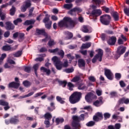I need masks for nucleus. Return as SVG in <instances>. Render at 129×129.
<instances>
[{"mask_svg": "<svg viewBox=\"0 0 129 129\" xmlns=\"http://www.w3.org/2000/svg\"><path fill=\"white\" fill-rule=\"evenodd\" d=\"M110 20H111L110 15L107 14H104L100 17V22L104 26H108L110 24Z\"/></svg>", "mask_w": 129, "mask_h": 129, "instance_id": "obj_1", "label": "nucleus"}, {"mask_svg": "<svg viewBox=\"0 0 129 129\" xmlns=\"http://www.w3.org/2000/svg\"><path fill=\"white\" fill-rule=\"evenodd\" d=\"M52 60L57 70H61L62 68H63V63L60 60V59L58 57L54 56L52 58Z\"/></svg>", "mask_w": 129, "mask_h": 129, "instance_id": "obj_2", "label": "nucleus"}, {"mask_svg": "<svg viewBox=\"0 0 129 129\" xmlns=\"http://www.w3.org/2000/svg\"><path fill=\"white\" fill-rule=\"evenodd\" d=\"M103 56V50L100 48L98 49V54H96L94 57L92 58V63H95L96 60L98 59L99 62L102 61V56Z\"/></svg>", "mask_w": 129, "mask_h": 129, "instance_id": "obj_3", "label": "nucleus"}, {"mask_svg": "<svg viewBox=\"0 0 129 129\" xmlns=\"http://www.w3.org/2000/svg\"><path fill=\"white\" fill-rule=\"evenodd\" d=\"M102 11L100 9L94 10L90 13V18H92L93 20H97V17L101 16Z\"/></svg>", "mask_w": 129, "mask_h": 129, "instance_id": "obj_4", "label": "nucleus"}, {"mask_svg": "<svg viewBox=\"0 0 129 129\" xmlns=\"http://www.w3.org/2000/svg\"><path fill=\"white\" fill-rule=\"evenodd\" d=\"M126 50V47H122V46H119L117 48V50L116 52V54L115 55V57L116 59H118L121 55H122L123 53L125 52V51Z\"/></svg>", "mask_w": 129, "mask_h": 129, "instance_id": "obj_5", "label": "nucleus"}, {"mask_svg": "<svg viewBox=\"0 0 129 129\" xmlns=\"http://www.w3.org/2000/svg\"><path fill=\"white\" fill-rule=\"evenodd\" d=\"M66 19H67V17H64L62 20L58 22L57 26L59 28H69L67 21L65 20Z\"/></svg>", "mask_w": 129, "mask_h": 129, "instance_id": "obj_6", "label": "nucleus"}, {"mask_svg": "<svg viewBox=\"0 0 129 129\" xmlns=\"http://www.w3.org/2000/svg\"><path fill=\"white\" fill-rule=\"evenodd\" d=\"M65 20L67 21V23L68 24V28H74V27H75L76 22L74 20H72L71 18L67 17V19H66Z\"/></svg>", "mask_w": 129, "mask_h": 129, "instance_id": "obj_7", "label": "nucleus"}, {"mask_svg": "<svg viewBox=\"0 0 129 129\" xmlns=\"http://www.w3.org/2000/svg\"><path fill=\"white\" fill-rule=\"evenodd\" d=\"M104 74L107 79L109 80H113V74L110 71V70L105 69Z\"/></svg>", "mask_w": 129, "mask_h": 129, "instance_id": "obj_8", "label": "nucleus"}, {"mask_svg": "<svg viewBox=\"0 0 129 129\" xmlns=\"http://www.w3.org/2000/svg\"><path fill=\"white\" fill-rule=\"evenodd\" d=\"M5 29L7 31H13L15 29V25L12 23L11 21H7L5 23Z\"/></svg>", "mask_w": 129, "mask_h": 129, "instance_id": "obj_9", "label": "nucleus"}, {"mask_svg": "<svg viewBox=\"0 0 129 129\" xmlns=\"http://www.w3.org/2000/svg\"><path fill=\"white\" fill-rule=\"evenodd\" d=\"M107 43L110 46H114L116 43V37L114 36L110 37L107 41Z\"/></svg>", "mask_w": 129, "mask_h": 129, "instance_id": "obj_10", "label": "nucleus"}, {"mask_svg": "<svg viewBox=\"0 0 129 129\" xmlns=\"http://www.w3.org/2000/svg\"><path fill=\"white\" fill-rule=\"evenodd\" d=\"M0 105L4 106V108L6 111L10 109V108H11V107H10V105H9V103L4 100H0Z\"/></svg>", "mask_w": 129, "mask_h": 129, "instance_id": "obj_11", "label": "nucleus"}, {"mask_svg": "<svg viewBox=\"0 0 129 129\" xmlns=\"http://www.w3.org/2000/svg\"><path fill=\"white\" fill-rule=\"evenodd\" d=\"M103 118V116H102V113L97 112L96 115L93 117V119L95 121H99V120H101Z\"/></svg>", "mask_w": 129, "mask_h": 129, "instance_id": "obj_12", "label": "nucleus"}, {"mask_svg": "<svg viewBox=\"0 0 129 129\" xmlns=\"http://www.w3.org/2000/svg\"><path fill=\"white\" fill-rule=\"evenodd\" d=\"M76 12H77V13H81L82 10L78 7H75L69 11L68 14L71 16H73V15H74V13H76Z\"/></svg>", "mask_w": 129, "mask_h": 129, "instance_id": "obj_13", "label": "nucleus"}, {"mask_svg": "<svg viewBox=\"0 0 129 129\" xmlns=\"http://www.w3.org/2000/svg\"><path fill=\"white\" fill-rule=\"evenodd\" d=\"M32 4L30 2H25V4L21 8V12H23V13H25V12L27 11V9H28V8H30Z\"/></svg>", "mask_w": 129, "mask_h": 129, "instance_id": "obj_14", "label": "nucleus"}, {"mask_svg": "<svg viewBox=\"0 0 129 129\" xmlns=\"http://www.w3.org/2000/svg\"><path fill=\"white\" fill-rule=\"evenodd\" d=\"M9 87L10 88H15V89H18V88L20 87V83L12 82L9 84Z\"/></svg>", "mask_w": 129, "mask_h": 129, "instance_id": "obj_15", "label": "nucleus"}, {"mask_svg": "<svg viewBox=\"0 0 129 129\" xmlns=\"http://www.w3.org/2000/svg\"><path fill=\"white\" fill-rule=\"evenodd\" d=\"M36 23V20L34 19L27 20L24 23V26H31Z\"/></svg>", "mask_w": 129, "mask_h": 129, "instance_id": "obj_16", "label": "nucleus"}, {"mask_svg": "<svg viewBox=\"0 0 129 129\" xmlns=\"http://www.w3.org/2000/svg\"><path fill=\"white\" fill-rule=\"evenodd\" d=\"M36 33L38 35H41L42 36H47V33H46V31H45V29H36Z\"/></svg>", "mask_w": 129, "mask_h": 129, "instance_id": "obj_17", "label": "nucleus"}, {"mask_svg": "<svg viewBox=\"0 0 129 129\" xmlns=\"http://www.w3.org/2000/svg\"><path fill=\"white\" fill-rule=\"evenodd\" d=\"M69 100L71 103L74 104L80 100V97H70Z\"/></svg>", "mask_w": 129, "mask_h": 129, "instance_id": "obj_18", "label": "nucleus"}, {"mask_svg": "<svg viewBox=\"0 0 129 129\" xmlns=\"http://www.w3.org/2000/svg\"><path fill=\"white\" fill-rule=\"evenodd\" d=\"M40 70L41 71H42L43 73H46V75H47V76H49V75L51 74V70H50V69H47L45 67H42L40 68Z\"/></svg>", "mask_w": 129, "mask_h": 129, "instance_id": "obj_19", "label": "nucleus"}, {"mask_svg": "<svg viewBox=\"0 0 129 129\" xmlns=\"http://www.w3.org/2000/svg\"><path fill=\"white\" fill-rule=\"evenodd\" d=\"M78 66L80 68L81 67H85V60L83 59H79L78 60Z\"/></svg>", "mask_w": 129, "mask_h": 129, "instance_id": "obj_20", "label": "nucleus"}, {"mask_svg": "<svg viewBox=\"0 0 129 129\" xmlns=\"http://www.w3.org/2000/svg\"><path fill=\"white\" fill-rule=\"evenodd\" d=\"M82 96V93L80 92H74L70 97H81Z\"/></svg>", "mask_w": 129, "mask_h": 129, "instance_id": "obj_21", "label": "nucleus"}, {"mask_svg": "<svg viewBox=\"0 0 129 129\" xmlns=\"http://www.w3.org/2000/svg\"><path fill=\"white\" fill-rule=\"evenodd\" d=\"M2 50L5 51H13V47H11L10 45H4L2 47Z\"/></svg>", "mask_w": 129, "mask_h": 129, "instance_id": "obj_22", "label": "nucleus"}, {"mask_svg": "<svg viewBox=\"0 0 129 129\" xmlns=\"http://www.w3.org/2000/svg\"><path fill=\"white\" fill-rule=\"evenodd\" d=\"M120 128V124L116 123L115 124V126L112 125H110L108 126L107 129H119Z\"/></svg>", "mask_w": 129, "mask_h": 129, "instance_id": "obj_23", "label": "nucleus"}, {"mask_svg": "<svg viewBox=\"0 0 129 129\" xmlns=\"http://www.w3.org/2000/svg\"><path fill=\"white\" fill-rule=\"evenodd\" d=\"M90 47H91V42H87L86 43H83L82 45L81 48L88 49V48H90Z\"/></svg>", "mask_w": 129, "mask_h": 129, "instance_id": "obj_24", "label": "nucleus"}, {"mask_svg": "<svg viewBox=\"0 0 129 129\" xmlns=\"http://www.w3.org/2000/svg\"><path fill=\"white\" fill-rule=\"evenodd\" d=\"M119 103H120V104H121L122 103H125V104H128L129 99L123 98L119 101Z\"/></svg>", "mask_w": 129, "mask_h": 129, "instance_id": "obj_25", "label": "nucleus"}, {"mask_svg": "<svg viewBox=\"0 0 129 129\" xmlns=\"http://www.w3.org/2000/svg\"><path fill=\"white\" fill-rule=\"evenodd\" d=\"M39 66H40V64L36 63L35 64H34L33 68L34 70V72L36 76L38 77V69H39Z\"/></svg>", "mask_w": 129, "mask_h": 129, "instance_id": "obj_26", "label": "nucleus"}, {"mask_svg": "<svg viewBox=\"0 0 129 129\" xmlns=\"http://www.w3.org/2000/svg\"><path fill=\"white\" fill-rule=\"evenodd\" d=\"M43 22L44 24H47V23L51 22V21H50V15L46 14L45 18L43 20Z\"/></svg>", "mask_w": 129, "mask_h": 129, "instance_id": "obj_27", "label": "nucleus"}, {"mask_svg": "<svg viewBox=\"0 0 129 129\" xmlns=\"http://www.w3.org/2000/svg\"><path fill=\"white\" fill-rule=\"evenodd\" d=\"M64 34L66 35V36H68L69 40H70V39H72V38H73V33L72 32L67 31L64 32Z\"/></svg>", "mask_w": 129, "mask_h": 129, "instance_id": "obj_28", "label": "nucleus"}, {"mask_svg": "<svg viewBox=\"0 0 129 129\" xmlns=\"http://www.w3.org/2000/svg\"><path fill=\"white\" fill-rule=\"evenodd\" d=\"M103 102H102V100H101V99H100L99 100H97L96 101H95L93 103L94 105H95V106H96L97 107H98V106H100V105H101V104H102Z\"/></svg>", "mask_w": 129, "mask_h": 129, "instance_id": "obj_29", "label": "nucleus"}, {"mask_svg": "<svg viewBox=\"0 0 129 129\" xmlns=\"http://www.w3.org/2000/svg\"><path fill=\"white\" fill-rule=\"evenodd\" d=\"M115 22H116L119 20V17L118 16V13L117 12H114L112 15Z\"/></svg>", "mask_w": 129, "mask_h": 129, "instance_id": "obj_30", "label": "nucleus"}, {"mask_svg": "<svg viewBox=\"0 0 129 129\" xmlns=\"http://www.w3.org/2000/svg\"><path fill=\"white\" fill-rule=\"evenodd\" d=\"M96 98L95 97H85V100L87 102L89 103H91V102H93L94 100H95Z\"/></svg>", "mask_w": 129, "mask_h": 129, "instance_id": "obj_31", "label": "nucleus"}, {"mask_svg": "<svg viewBox=\"0 0 129 129\" xmlns=\"http://www.w3.org/2000/svg\"><path fill=\"white\" fill-rule=\"evenodd\" d=\"M19 122V119H17V116H15V118H12L10 119V123H13L14 124H16V123H18Z\"/></svg>", "mask_w": 129, "mask_h": 129, "instance_id": "obj_32", "label": "nucleus"}, {"mask_svg": "<svg viewBox=\"0 0 129 129\" xmlns=\"http://www.w3.org/2000/svg\"><path fill=\"white\" fill-rule=\"evenodd\" d=\"M10 15L11 16H15V14H16V7L15 6H12V8L10 9Z\"/></svg>", "mask_w": 129, "mask_h": 129, "instance_id": "obj_33", "label": "nucleus"}, {"mask_svg": "<svg viewBox=\"0 0 129 129\" xmlns=\"http://www.w3.org/2000/svg\"><path fill=\"white\" fill-rule=\"evenodd\" d=\"M23 84L25 87H30L32 83H31L29 81L25 80L23 81Z\"/></svg>", "mask_w": 129, "mask_h": 129, "instance_id": "obj_34", "label": "nucleus"}, {"mask_svg": "<svg viewBox=\"0 0 129 129\" xmlns=\"http://www.w3.org/2000/svg\"><path fill=\"white\" fill-rule=\"evenodd\" d=\"M58 83L59 85L62 86V87H66V85H67V81H58Z\"/></svg>", "mask_w": 129, "mask_h": 129, "instance_id": "obj_35", "label": "nucleus"}, {"mask_svg": "<svg viewBox=\"0 0 129 129\" xmlns=\"http://www.w3.org/2000/svg\"><path fill=\"white\" fill-rule=\"evenodd\" d=\"M23 54V51L22 50H19L16 52H15L13 55L14 57H21Z\"/></svg>", "mask_w": 129, "mask_h": 129, "instance_id": "obj_36", "label": "nucleus"}, {"mask_svg": "<svg viewBox=\"0 0 129 129\" xmlns=\"http://www.w3.org/2000/svg\"><path fill=\"white\" fill-rule=\"evenodd\" d=\"M82 31V32H83V33H88V32H89V29H88V26L86 25H84L83 26Z\"/></svg>", "mask_w": 129, "mask_h": 129, "instance_id": "obj_37", "label": "nucleus"}, {"mask_svg": "<svg viewBox=\"0 0 129 129\" xmlns=\"http://www.w3.org/2000/svg\"><path fill=\"white\" fill-rule=\"evenodd\" d=\"M73 7V5L72 4H64L63 6V8L66 9L67 10H70Z\"/></svg>", "mask_w": 129, "mask_h": 129, "instance_id": "obj_38", "label": "nucleus"}, {"mask_svg": "<svg viewBox=\"0 0 129 129\" xmlns=\"http://www.w3.org/2000/svg\"><path fill=\"white\" fill-rule=\"evenodd\" d=\"M45 28L47 29V30H50L51 29V26H52V21H49L47 23L45 24Z\"/></svg>", "mask_w": 129, "mask_h": 129, "instance_id": "obj_39", "label": "nucleus"}, {"mask_svg": "<svg viewBox=\"0 0 129 129\" xmlns=\"http://www.w3.org/2000/svg\"><path fill=\"white\" fill-rule=\"evenodd\" d=\"M22 21L23 20H22V19L18 18L13 21V23L14 25H15V26H18V24H19V23H22Z\"/></svg>", "mask_w": 129, "mask_h": 129, "instance_id": "obj_40", "label": "nucleus"}, {"mask_svg": "<svg viewBox=\"0 0 129 129\" xmlns=\"http://www.w3.org/2000/svg\"><path fill=\"white\" fill-rule=\"evenodd\" d=\"M44 117H45V119L50 120V119H51V118H52V115H51V114H50L49 113H46L45 114Z\"/></svg>", "mask_w": 129, "mask_h": 129, "instance_id": "obj_41", "label": "nucleus"}, {"mask_svg": "<svg viewBox=\"0 0 129 129\" xmlns=\"http://www.w3.org/2000/svg\"><path fill=\"white\" fill-rule=\"evenodd\" d=\"M115 78L116 79V80H120V78H121V74L118 73H115Z\"/></svg>", "mask_w": 129, "mask_h": 129, "instance_id": "obj_42", "label": "nucleus"}, {"mask_svg": "<svg viewBox=\"0 0 129 129\" xmlns=\"http://www.w3.org/2000/svg\"><path fill=\"white\" fill-rule=\"evenodd\" d=\"M64 121V119L63 118H57L55 120V122L56 124H59V123H62Z\"/></svg>", "mask_w": 129, "mask_h": 129, "instance_id": "obj_43", "label": "nucleus"}, {"mask_svg": "<svg viewBox=\"0 0 129 129\" xmlns=\"http://www.w3.org/2000/svg\"><path fill=\"white\" fill-rule=\"evenodd\" d=\"M80 80V77L77 76L73 78V79L72 80V82H78Z\"/></svg>", "mask_w": 129, "mask_h": 129, "instance_id": "obj_44", "label": "nucleus"}, {"mask_svg": "<svg viewBox=\"0 0 129 129\" xmlns=\"http://www.w3.org/2000/svg\"><path fill=\"white\" fill-rule=\"evenodd\" d=\"M95 124V122L93 121H90L86 124L87 126H93Z\"/></svg>", "mask_w": 129, "mask_h": 129, "instance_id": "obj_45", "label": "nucleus"}, {"mask_svg": "<svg viewBox=\"0 0 129 129\" xmlns=\"http://www.w3.org/2000/svg\"><path fill=\"white\" fill-rule=\"evenodd\" d=\"M74 72V69L71 68V69H66L64 70V72L66 73H72V72Z\"/></svg>", "mask_w": 129, "mask_h": 129, "instance_id": "obj_46", "label": "nucleus"}, {"mask_svg": "<svg viewBox=\"0 0 129 129\" xmlns=\"http://www.w3.org/2000/svg\"><path fill=\"white\" fill-rule=\"evenodd\" d=\"M68 87H69V90H71V91H72V90H73V87H74V85L72 84V83H68Z\"/></svg>", "mask_w": 129, "mask_h": 129, "instance_id": "obj_47", "label": "nucleus"}, {"mask_svg": "<svg viewBox=\"0 0 129 129\" xmlns=\"http://www.w3.org/2000/svg\"><path fill=\"white\" fill-rule=\"evenodd\" d=\"M55 109V106H54V103H50V107L48 108V110H49V111H52Z\"/></svg>", "mask_w": 129, "mask_h": 129, "instance_id": "obj_48", "label": "nucleus"}, {"mask_svg": "<svg viewBox=\"0 0 129 129\" xmlns=\"http://www.w3.org/2000/svg\"><path fill=\"white\" fill-rule=\"evenodd\" d=\"M31 67H25L24 68L25 72H27V73H31Z\"/></svg>", "mask_w": 129, "mask_h": 129, "instance_id": "obj_49", "label": "nucleus"}, {"mask_svg": "<svg viewBox=\"0 0 129 129\" xmlns=\"http://www.w3.org/2000/svg\"><path fill=\"white\" fill-rule=\"evenodd\" d=\"M44 124L46 125V127H50L51 126V124H50V121L49 120H45L44 121Z\"/></svg>", "mask_w": 129, "mask_h": 129, "instance_id": "obj_50", "label": "nucleus"}, {"mask_svg": "<svg viewBox=\"0 0 129 129\" xmlns=\"http://www.w3.org/2000/svg\"><path fill=\"white\" fill-rule=\"evenodd\" d=\"M102 10L104 11V12H105V13H106L107 14H108V13H109V8L104 6L103 7H102Z\"/></svg>", "mask_w": 129, "mask_h": 129, "instance_id": "obj_51", "label": "nucleus"}, {"mask_svg": "<svg viewBox=\"0 0 129 129\" xmlns=\"http://www.w3.org/2000/svg\"><path fill=\"white\" fill-rule=\"evenodd\" d=\"M58 54L61 57V58H63L64 55H65V53H64V51H63V50H60V51L58 52Z\"/></svg>", "mask_w": 129, "mask_h": 129, "instance_id": "obj_52", "label": "nucleus"}, {"mask_svg": "<svg viewBox=\"0 0 129 129\" xmlns=\"http://www.w3.org/2000/svg\"><path fill=\"white\" fill-rule=\"evenodd\" d=\"M48 45L49 47H52V46H54L55 45V42L54 40H49L48 42Z\"/></svg>", "mask_w": 129, "mask_h": 129, "instance_id": "obj_53", "label": "nucleus"}, {"mask_svg": "<svg viewBox=\"0 0 129 129\" xmlns=\"http://www.w3.org/2000/svg\"><path fill=\"white\" fill-rule=\"evenodd\" d=\"M56 100L58 102H60V103L61 104H63L65 102V101H64L63 99L61 97H57Z\"/></svg>", "mask_w": 129, "mask_h": 129, "instance_id": "obj_54", "label": "nucleus"}, {"mask_svg": "<svg viewBox=\"0 0 129 129\" xmlns=\"http://www.w3.org/2000/svg\"><path fill=\"white\" fill-rule=\"evenodd\" d=\"M34 8L32 7L29 10L28 17H32L33 16V12H34Z\"/></svg>", "mask_w": 129, "mask_h": 129, "instance_id": "obj_55", "label": "nucleus"}, {"mask_svg": "<svg viewBox=\"0 0 129 129\" xmlns=\"http://www.w3.org/2000/svg\"><path fill=\"white\" fill-rule=\"evenodd\" d=\"M34 93H35V92H31L28 93V94L25 95V96H20V97H30V96H32V95H33V94H34Z\"/></svg>", "mask_w": 129, "mask_h": 129, "instance_id": "obj_56", "label": "nucleus"}, {"mask_svg": "<svg viewBox=\"0 0 129 129\" xmlns=\"http://www.w3.org/2000/svg\"><path fill=\"white\" fill-rule=\"evenodd\" d=\"M68 60H66L64 62L62 63V67H64V68H67L68 67Z\"/></svg>", "mask_w": 129, "mask_h": 129, "instance_id": "obj_57", "label": "nucleus"}, {"mask_svg": "<svg viewBox=\"0 0 129 129\" xmlns=\"http://www.w3.org/2000/svg\"><path fill=\"white\" fill-rule=\"evenodd\" d=\"M110 114L109 113H105L104 114V117L105 119H107V118H109L110 117Z\"/></svg>", "mask_w": 129, "mask_h": 129, "instance_id": "obj_58", "label": "nucleus"}, {"mask_svg": "<svg viewBox=\"0 0 129 129\" xmlns=\"http://www.w3.org/2000/svg\"><path fill=\"white\" fill-rule=\"evenodd\" d=\"M58 51L59 48H58L49 50V52H50V53H57V52H58Z\"/></svg>", "mask_w": 129, "mask_h": 129, "instance_id": "obj_59", "label": "nucleus"}, {"mask_svg": "<svg viewBox=\"0 0 129 129\" xmlns=\"http://www.w3.org/2000/svg\"><path fill=\"white\" fill-rule=\"evenodd\" d=\"M89 80L90 81H91V82H95L96 79H95V78L93 76H90L89 77Z\"/></svg>", "mask_w": 129, "mask_h": 129, "instance_id": "obj_60", "label": "nucleus"}, {"mask_svg": "<svg viewBox=\"0 0 129 129\" xmlns=\"http://www.w3.org/2000/svg\"><path fill=\"white\" fill-rule=\"evenodd\" d=\"M120 86L122 88L125 87V83L123 81H120L119 82Z\"/></svg>", "mask_w": 129, "mask_h": 129, "instance_id": "obj_61", "label": "nucleus"}, {"mask_svg": "<svg viewBox=\"0 0 129 129\" xmlns=\"http://www.w3.org/2000/svg\"><path fill=\"white\" fill-rule=\"evenodd\" d=\"M84 109L91 111V110H92V108L90 106H86L84 108Z\"/></svg>", "mask_w": 129, "mask_h": 129, "instance_id": "obj_62", "label": "nucleus"}, {"mask_svg": "<svg viewBox=\"0 0 129 129\" xmlns=\"http://www.w3.org/2000/svg\"><path fill=\"white\" fill-rule=\"evenodd\" d=\"M93 93H91V92H89L88 93L86 96H85V97H93Z\"/></svg>", "mask_w": 129, "mask_h": 129, "instance_id": "obj_63", "label": "nucleus"}, {"mask_svg": "<svg viewBox=\"0 0 129 129\" xmlns=\"http://www.w3.org/2000/svg\"><path fill=\"white\" fill-rule=\"evenodd\" d=\"M10 31H6L5 32L4 36L5 38H9V37L10 36Z\"/></svg>", "mask_w": 129, "mask_h": 129, "instance_id": "obj_64", "label": "nucleus"}]
</instances>
